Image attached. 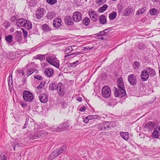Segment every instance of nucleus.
Returning a JSON list of instances; mask_svg holds the SVG:
<instances>
[{
  "label": "nucleus",
  "mask_w": 160,
  "mask_h": 160,
  "mask_svg": "<svg viewBox=\"0 0 160 160\" xmlns=\"http://www.w3.org/2000/svg\"><path fill=\"white\" fill-rule=\"evenodd\" d=\"M10 25V23L8 22H4L3 24V27H5V28L6 29H7V28Z\"/></svg>",
  "instance_id": "864d4df0"
},
{
  "label": "nucleus",
  "mask_w": 160,
  "mask_h": 160,
  "mask_svg": "<svg viewBox=\"0 0 160 160\" xmlns=\"http://www.w3.org/2000/svg\"><path fill=\"white\" fill-rule=\"evenodd\" d=\"M84 48L83 50H91L92 49H93V47H90L89 46H88V47H84Z\"/></svg>",
  "instance_id": "4d7b16f0"
},
{
  "label": "nucleus",
  "mask_w": 160,
  "mask_h": 160,
  "mask_svg": "<svg viewBox=\"0 0 160 160\" xmlns=\"http://www.w3.org/2000/svg\"><path fill=\"white\" fill-rule=\"evenodd\" d=\"M86 109V107L85 106H83L82 107V108L80 109L79 110L81 112H84L85 111Z\"/></svg>",
  "instance_id": "052dcab7"
},
{
  "label": "nucleus",
  "mask_w": 160,
  "mask_h": 160,
  "mask_svg": "<svg viewBox=\"0 0 160 160\" xmlns=\"http://www.w3.org/2000/svg\"><path fill=\"white\" fill-rule=\"evenodd\" d=\"M144 47L145 45L142 43H140L138 45V49L143 50Z\"/></svg>",
  "instance_id": "8fccbe9b"
},
{
  "label": "nucleus",
  "mask_w": 160,
  "mask_h": 160,
  "mask_svg": "<svg viewBox=\"0 0 160 160\" xmlns=\"http://www.w3.org/2000/svg\"><path fill=\"white\" fill-rule=\"evenodd\" d=\"M120 134L122 138L126 140H127L129 138V134L128 132H121Z\"/></svg>",
  "instance_id": "a878e982"
},
{
  "label": "nucleus",
  "mask_w": 160,
  "mask_h": 160,
  "mask_svg": "<svg viewBox=\"0 0 160 160\" xmlns=\"http://www.w3.org/2000/svg\"><path fill=\"white\" fill-rule=\"evenodd\" d=\"M133 12L132 9L128 8H126L124 10L123 15L124 16H128L131 14Z\"/></svg>",
  "instance_id": "b1692460"
},
{
  "label": "nucleus",
  "mask_w": 160,
  "mask_h": 160,
  "mask_svg": "<svg viewBox=\"0 0 160 160\" xmlns=\"http://www.w3.org/2000/svg\"><path fill=\"white\" fill-rule=\"evenodd\" d=\"M39 99L42 103H45L48 100V96L45 93H42L39 96Z\"/></svg>",
  "instance_id": "dca6fc26"
},
{
  "label": "nucleus",
  "mask_w": 160,
  "mask_h": 160,
  "mask_svg": "<svg viewBox=\"0 0 160 160\" xmlns=\"http://www.w3.org/2000/svg\"><path fill=\"white\" fill-rule=\"evenodd\" d=\"M77 100L79 102H81L82 101V98L80 97H77Z\"/></svg>",
  "instance_id": "338daca9"
},
{
  "label": "nucleus",
  "mask_w": 160,
  "mask_h": 160,
  "mask_svg": "<svg viewBox=\"0 0 160 160\" xmlns=\"http://www.w3.org/2000/svg\"><path fill=\"white\" fill-rule=\"evenodd\" d=\"M23 32V37L24 38H26L27 37L28 32L27 31H22Z\"/></svg>",
  "instance_id": "bf43d9fd"
},
{
  "label": "nucleus",
  "mask_w": 160,
  "mask_h": 160,
  "mask_svg": "<svg viewBox=\"0 0 160 160\" xmlns=\"http://www.w3.org/2000/svg\"><path fill=\"white\" fill-rule=\"evenodd\" d=\"M50 130L52 131L53 132H60V130L59 126H53L52 127H50L49 128Z\"/></svg>",
  "instance_id": "f704fd0d"
},
{
  "label": "nucleus",
  "mask_w": 160,
  "mask_h": 160,
  "mask_svg": "<svg viewBox=\"0 0 160 160\" xmlns=\"http://www.w3.org/2000/svg\"><path fill=\"white\" fill-rule=\"evenodd\" d=\"M0 159L1 160H6L7 158L5 155L3 154H1L0 155Z\"/></svg>",
  "instance_id": "6e6d98bb"
},
{
  "label": "nucleus",
  "mask_w": 160,
  "mask_h": 160,
  "mask_svg": "<svg viewBox=\"0 0 160 160\" xmlns=\"http://www.w3.org/2000/svg\"><path fill=\"white\" fill-rule=\"evenodd\" d=\"M145 11V9L143 8H142L138 10L136 12V14H140L143 13Z\"/></svg>",
  "instance_id": "a18cd8bd"
},
{
  "label": "nucleus",
  "mask_w": 160,
  "mask_h": 160,
  "mask_svg": "<svg viewBox=\"0 0 160 160\" xmlns=\"http://www.w3.org/2000/svg\"><path fill=\"white\" fill-rule=\"evenodd\" d=\"M22 32L19 31H17L15 33V40L19 42H21L22 41Z\"/></svg>",
  "instance_id": "f3484780"
},
{
  "label": "nucleus",
  "mask_w": 160,
  "mask_h": 160,
  "mask_svg": "<svg viewBox=\"0 0 160 160\" xmlns=\"http://www.w3.org/2000/svg\"><path fill=\"white\" fill-rule=\"evenodd\" d=\"M22 96L23 99L27 102H32L34 99V96L28 91H24L22 93Z\"/></svg>",
  "instance_id": "39448f33"
},
{
  "label": "nucleus",
  "mask_w": 160,
  "mask_h": 160,
  "mask_svg": "<svg viewBox=\"0 0 160 160\" xmlns=\"http://www.w3.org/2000/svg\"><path fill=\"white\" fill-rule=\"evenodd\" d=\"M37 126V128H35L34 129V133L30 135V138L32 139L45 137L48 134L47 132L45 130H40V126L38 125Z\"/></svg>",
  "instance_id": "f03ea898"
},
{
  "label": "nucleus",
  "mask_w": 160,
  "mask_h": 160,
  "mask_svg": "<svg viewBox=\"0 0 160 160\" xmlns=\"http://www.w3.org/2000/svg\"><path fill=\"white\" fill-rule=\"evenodd\" d=\"M12 35H8V36L5 37V39L7 42L9 43L12 42Z\"/></svg>",
  "instance_id": "a19ab883"
},
{
  "label": "nucleus",
  "mask_w": 160,
  "mask_h": 160,
  "mask_svg": "<svg viewBox=\"0 0 160 160\" xmlns=\"http://www.w3.org/2000/svg\"><path fill=\"white\" fill-rule=\"evenodd\" d=\"M73 50L72 47L71 46H70L67 47L65 48L64 53L65 54H68L70 52H72Z\"/></svg>",
  "instance_id": "e433bc0d"
},
{
  "label": "nucleus",
  "mask_w": 160,
  "mask_h": 160,
  "mask_svg": "<svg viewBox=\"0 0 160 160\" xmlns=\"http://www.w3.org/2000/svg\"><path fill=\"white\" fill-rule=\"evenodd\" d=\"M68 127L69 125L67 122L61 123L59 126L60 131L66 130Z\"/></svg>",
  "instance_id": "4be33fe9"
},
{
  "label": "nucleus",
  "mask_w": 160,
  "mask_h": 160,
  "mask_svg": "<svg viewBox=\"0 0 160 160\" xmlns=\"http://www.w3.org/2000/svg\"><path fill=\"white\" fill-rule=\"evenodd\" d=\"M58 152L57 151V149L54 150L50 154L49 158L51 159H53L55 158L56 157L58 156L59 154L58 153Z\"/></svg>",
  "instance_id": "393cba45"
},
{
  "label": "nucleus",
  "mask_w": 160,
  "mask_h": 160,
  "mask_svg": "<svg viewBox=\"0 0 160 160\" xmlns=\"http://www.w3.org/2000/svg\"><path fill=\"white\" fill-rule=\"evenodd\" d=\"M100 115H101V117L104 118H110L111 115L110 114L108 113H102V112H101V113L100 114Z\"/></svg>",
  "instance_id": "79ce46f5"
},
{
  "label": "nucleus",
  "mask_w": 160,
  "mask_h": 160,
  "mask_svg": "<svg viewBox=\"0 0 160 160\" xmlns=\"http://www.w3.org/2000/svg\"><path fill=\"white\" fill-rule=\"evenodd\" d=\"M102 96L105 98H108L111 94V89L108 86H104L102 89Z\"/></svg>",
  "instance_id": "0eeeda50"
},
{
  "label": "nucleus",
  "mask_w": 160,
  "mask_h": 160,
  "mask_svg": "<svg viewBox=\"0 0 160 160\" xmlns=\"http://www.w3.org/2000/svg\"><path fill=\"white\" fill-rule=\"evenodd\" d=\"M66 149V146L65 145H63L59 149H57V151H58V152H59L58 153L60 155L61 153L65 152Z\"/></svg>",
  "instance_id": "473e14b6"
},
{
  "label": "nucleus",
  "mask_w": 160,
  "mask_h": 160,
  "mask_svg": "<svg viewBox=\"0 0 160 160\" xmlns=\"http://www.w3.org/2000/svg\"><path fill=\"white\" fill-rule=\"evenodd\" d=\"M36 4V1L35 0H31L29 2V5L32 7L35 6Z\"/></svg>",
  "instance_id": "c03bdc74"
},
{
  "label": "nucleus",
  "mask_w": 160,
  "mask_h": 160,
  "mask_svg": "<svg viewBox=\"0 0 160 160\" xmlns=\"http://www.w3.org/2000/svg\"><path fill=\"white\" fill-rule=\"evenodd\" d=\"M81 53H82L81 52H75L74 53H72L71 54H68L67 55H66L65 56V57H67L68 56H70L71 55H79V54H80Z\"/></svg>",
  "instance_id": "603ef678"
},
{
  "label": "nucleus",
  "mask_w": 160,
  "mask_h": 160,
  "mask_svg": "<svg viewBox=\"0 0 160 160\" xmlns=\"http://www.w3.org/2000/svg\"><path fill=\"white\" fill-rule=\"evenodd\" d=\"M46 13V12L45 9L43 8H39L36 12V18L38 19H40L43 17Z\"/></svg>",
  "instance_id": "6e6552de"
},
{
  "label": "nucleus",
  "mask_w": 160,
  "mask_h": 160,
  "mask_svg": "<svg viewBox=\"0 0 160 160\" xmlns=\"http://www.w3.org/2000/svg\"><path fill=\"white\" fill-rule=\"evenodd\" d=\"M47 61L51 65L53 66L56 68H58L60 67V61L56 57L51 55L48 56L46 58Z\"/></svg>",
  "instance_id": "20e7f679"
},
{
  "label": "nucleus",
  "mask_w": 160,
  "mask_h": 160,
  "mask_svg": "<svg viewBox=\"0 0 160 160\" xmlns=\"http://www.w3.org/2000/svg\"><path fill=\"white\" fill-rule=\"evenodd\" d=\"M111 122H109L103 121L98 123L96 125L100 131L108 130L110 127Z\"/></svg>",
  "instance_id": "423d86ee"
},
{
  "label": "nucleus",
  "mask_w": 160,
  "mask_h": 160,
  "mask_svg": "<svg viewBox=\"0 0 160 160\" xmlns=\"http://www.w3.org/2000/svg\"><path fill=\"white\" fill-rule=\"evenodd\" d=\"M64 86L62 83L60 82L58 83V88H57L59 96H62L65 94V91L63 90Z\"/></svg>",
  "instance_id": "f8f14e48"
},
{
  "label": "nucleus",
  "mask_w": 160,
  "mask_h": 160,
  "mask_svg": "<svg viewBox=\"0 0 160 160\" xmlns=\"http://www.w3.org/2000/svg\"><path fill=\"white\" fill-rule=\"evenodd\" d=\"M76 65V64L75 63V62H73L72 63H70V65L69 66L71 67H75Z\"/></svg>",
  "instance_id": "0e129e2a"
},
{
  "label": "nucleus",
  "mask_w": 160,
  "mask_h": 160,
  "mask_svg": "<svg viewBox=\"0 0 160 160\" xmlns=\"http://www.w3.org/2000/svg\"><path fill=\"white\" fill-rule=\"evenodd\" d=\"M146 69H144L141 71L140 76L142 80L143 81H146L149 78V75Z\"/></svg>",
  "instance_id": "9d476101"
},
{
  "label": "nucleus",
  "mask_w": 160,
  "mask_h": 160,
  "mask_svg": "<svg viewBox=\"0 0 160 160\" xmlns=\"http://www.w3.org/2000/svg\"><path fill=\"white\" fill-rule=\"evenodd\" d=\"M55 13L54 12H50L48 13L47 15V17L48 19H51L55 17Z\"/></svg>",
  "instance_id": "c756f323"
},
{
  "label": "nucleus",
  "mask_w": 160,
  "mask_h": 160,
  "mask_svg": "<svg viewBox=\"0 0 160 160\" xmlns=\"http://www.w3.org/2000/svg\"><path fill=\"white\" fill-rule=\"evenodd\" d=\"M37 55V59L40 60L42 61L44 60L45 59L44 55Z\"/></svg>",
  "instance_id": "09e8293b"
},
{
  "label": "nucleus",
  "mask_w": 160,
  "mask_h": 160,
  "mask_svg": "<svg viewBox=\"0 0 160 160\" xmlns=\"http://www.w3.org/2000/svg\"><path fill=\"white\" fill-rule=\"evenodd\" d=\"M99 21L102 24H104L106 22L107 20L106 16L104 15H101L99 18Z\"/></svg>",
  "instance_id": "bb28decb"
},
{
  "label": "nucleus",
  "mask_w": 160,
  "mask_h": 160,
  "mask_svg": "<svg viewBox=\"0 0 160 160\" xmlns=\"http://www.w3.org/2000/svg\"><path fill=\"white\" fill-rule=\"evenodd\" d=\"M89 15L91 18L94 21H96L98 20L97 15L96 14L94 11L92 10H90L88 12Z\"/></svg>",
  "instance_id": "6ab92c4d"
},
{
  "label": "nucleus",
  "mask_w": 160,
  "mask_h": 160,
  "mask_svg": "<svg viewBox=\"0 0 160 160\" xmlns=\"http://www.w3.org/2000/svg\"><path fill=\"white\" fill-rule=\"evenodd\" d=\"M48 3L51 5H53L57 2V0H47Z\"/></svg>",
  "instance_id": "de8ad7c7"
},
{
  "label": "nucleus",
  "mask_w": 160,
  "mask_h": 160,
  "mask_svg": "<svg viewBox=\"0 0 160 160\" xmlns=\"http://www.w3.org/2000/svg\"><path fill=\"white\" fill-rule=\"evenodd\" d=\"M90 20L89 18H85L82 21L83 23L86 26L88 25L90 23Z\"/></svg>",
  "instance_id": "58836bf2"
},
{
  "label": "nucleus",
  "mask_w": 160,
  "mask_h": 160,
  "mask_svg": "<svg viewBox=\"0 0 160 160\" xmlns=\"http://www.w3.org/2000/svg\"><path fill=\"white\" fill-rule=\"evenodd\" d=\"M108 7L107 4H104L98 9V12L100 13L103 12Z\"/></svg>",
  "instance_id": "72a5a7b5"
},
{
  "label": "nucleus",
  "mask_w": 160,
  "mask_h": 160,
  "mask_svg": "<svg viewBox=\"0 0 160 160\" xmlns=\"http://www.w3.org/2000/svg\"><path fill=\"white\" fill-rule=\"evenodd\" d=\"M146 69L147 70V72L150 77H153L155 75L156 72L153 69L149 67H146Z\"/></svg>",
  "instance_id": "412c9836"
},
{
  "label": "nucleus",
  "mask_w": 160,
  "mask_h": 160,
  "mask_svg": "<svg viewBox=\"0 0 160 160\" xmlns=\"http://www.w3.org/2000/svg\"><path fill=\"white\" fill-rule=\"evenodd\" d=\"M28 123H27L26 120L25 123L24 124V125L23 127L22 128V129H24V128H26L27 127V126L28 125Z\"/></svg>",
  "instance_id": "69168bd1"
},
{
  "label": "nucleus",
  "mask_w": 160,
  "mask_h": 160,
  "mask_svg": "<svg viewBox=\"0 0 160 160\" xmlns=\"http://www.w3.org/2000/svg\"><path fill=\"white\" fill-rule=\"evenodd\" d=\"M62 20L61 18H55L53 21V24L54 27L58 28L61 25Z\"/></svg>",
  "instance_id": "aec40b11"
},
{
  "label": "nucleus",
  "mask_w": 160,
  "mask_h": 160,
  "mask_svg": "<svg viewBox=\"0 0 160 160\" xmlns=\"http://www.w3.org/2000/svg\"><path fill=\"white\" fill-rule=\"evenodd\" d=\"M11 147V148H13V149L15 150V146H14V145H12L10 146Z\"/></svg>",
  "instance_id": "774afa93"
},
{
  "label": "nucleus",
  "mask_w": 160,
  "mask_h": 160,
  "mask_svg": "<svg viewBox=\"0 0 160 160\" xmlns=\"http://www.w3.org/2000/svg\"><path fill=\"white\" fill-rule=\"evenodd\" d=\"M74 21L73 19H72L71 17L70 16L67 17L65 18V23L69 25H72Z\"/></svg>",
  "instance_id": "5701e85b"
},
{
  "label": "nucleus",
  "mask_w": 160,
  "mask_h": 160,
  "mask_svg": "<svg viewBox=\"0 0 160 160\" xmlns=\"http://www.w3.org/2000/svg\"><path fill=\"white\" fill-rule=\"evenodd\" d=\"M26 122L28 123V127L29 128H31L32 127H33L34 126H35V122L31 118L27 116L26 117Z\"/></svg>",
  "instance_id": "a211bd4d"
},
{
  "label": "nucleus",
  "mask_w": 160,
  "mask_h": 160,
  "mask_svg": "<svg viewBox=\"0 0 160 160\" xmlns=\"http://www.w3.org/2000/svg\"><path fill=\"white\" fill-rule=\"evenodd\" d=\"M20 104L22 107H25L27 105V104L22 102H21Z\"/></svg>",
  "instance_id": "680f3d73"
},
{
  "label": "nucleus",
  "mask_w": 160,
  "mask_h": 160,
  "mask_svg": "<svg viewBox=\"0 0 160 160\" xmlns=\"http://www.w3.org/2000/svg\"><path fill=\"white\" fill-rule=\"evenodd\" d=\"M159 136H160V134L158 130L156 129H154L152 134V136L155 138H158Z\"/></svg>",
  "instance_id": "cd10ccee"
},
{
  "label": "nucleus",
  "mask_w": 160,
  "mask_h": 160,
  "mask_svg": "<svg viewBox=\"0 0 160 160\" xmlns=\"http://www.w3.org/2000/svg\"><path fill=\"white\" fill-rule=\"evenodd\" d=\"M7 57L11 59H13L15 58V56L13 55V53L12 52H10L8 54Z\"/></svg>",
  "instance_id": "37998d69"
},
{
  "label": "nucleus",
  "mask_w": 160,
  "mask_h": 160,
  "mask_svg": "<svg viewBox=\"0 0 160 160\" xmlns=\"http://www.w3.org/2000/svg\"><path fill=\"white\" fill-rule=\"evenodd\" d=\"M58 84L57 85L55 83H50L49 86V88L51 90H56L58 88Z\"/></svg>",
  "instance_id": "c85d7f7f"
},
{
  "label": "nucleus",
  "mask_w": 160,
  "mask_h": 160,
  "mask_svg": "<svg viewBox=\"0 0 160 160\" xmlns=\"http://www.w3.org/2000/svg\"><path fill=\"white\" fill-rule=\"evenodd\" d=\"M99 117H100V116L98 115H88L87 116V118H88L89 119H90V120L92 119H97Z\"/></svg>",
  "instance_id": "4c0bfd02"
},
{
  "label": "nucleus",
  "mask_w": 160,
  "mask_h": 160,
  "mask_svg": "<svg viewBox=\"0 0 160 160\" xmlns=\"http://www.w3.org/2000/svg\"><path fill=\"white\" fill-rule=\"evenodd\" d=\"M117 15L116 12H113L109 14L108 17L110 20H113L116 18Z\"/></svg>",
  "instance_id": "2f4dec72"
},
{
  "label": "nucleus",
  "mask_w": 160,
  "mask_h": 160,
  "mask_svg": "<svg viewBox=\"0 0 160 160\" xmlns=\"http://www.w3.org/2000/svg\"><path fill=\"white\" fill-rule=\"evenodd\" d=\"M128 81L130 84L132 86L135 85L137 83V80L135 75L132 74L128 76Z\"/></svg>",
  "instance_id": "1a4fd4ad"
},
{
  "label": "nucleus",
  "mask_w": 160,
  "mask_h": 160,
  "mask_svg": "<svg viewBox=\"0 0 160 160\" xmlns=\"http://www.w3.org/2000/svg\"><path fill=\"white\" fill-rule=\"evenodd\" d=\"M89 120H90L89 119V118H88L87 117L83 121L85 123H87Z\"/></svg>",
  "instance_id": "e2e57ef3"
},
{
  "label": "nucleus",
  "mask_w": 160,
  "mask_h": 160,
  "mask_svg": "<svg viewBox=\"0 0 160 160\" xmlns=\"http://www.w3.org/2000/svg\"><path fill=\"white\" fill-rule=\"evenodd\" d=\"M106 0H96V3L99 5H101L104 3Z\"/></svg>",
  "instance_id": "49530a36"
},
{
  "label": "nucleus",
  "mask_w": 160,
  "mask_h": 160,
  "mask_svg": "<svg viewBox=\"0 0 160 160\" xmlns=\"http://www.w3.org/2000/svg\"><path fill=\"white\" fill-rule=\"evenodd\" d=\"M53 72V70L51 68H46L44 71V74L48 78H51L52 77Z\"/></svg>",
  "instance_id": "ddd939ff"
},
{
  "label": "nucleus",
  "mask_w": 160,
  "mask_h": 160,
  "mask_svg": "<svg viewBox=\"0 0 160 160\" xmlns=\"http://www.w3.org/2000/svg\"><path fill=\"white\" fill-rule=\"evenodd\" d=\"M155 125V123L153 122H149L147 123L144 128L148 131H151L154 128Z\"/></svg>",
  "instance_id": "2eb2a0df"
},
{
  "label": "nucleus",
  "mask_w": 160,
  "mask_h": 160,
  "mask_svg": "<svg viewBox=\"0 0 160 160\" xmlns=\"http://www.w3.org/2000/svg\"><path fill=\"white\" fill-rule=\"evenodd\" d=\"M73 21L76 22L80 21L82 18L81 13L78 11L75 12L73 14Z\"/></svg>",
  "instance_id": "9b49d317"
},
{
  "label": "nucleus",
  "mask_w": 160,
  "mask_h": 160,
  "mask_svg": "<svg viewBox=\"0 0 160 160\" xmlns=\"http://www.w3.org/2000/svg\"><path fill=\"white\" fill-rule=\"evenodd\" d=\"M118 89L116 88L114 93L116 97L122 98L126 95L125 86L122 78H119L118 80Z\"/></svg>",
  "instance_id": "f257e3e1"
},
{
  "label": "nucleus",
  "mask_w": 160,
  "mask_h": 160,
  "mask_svg": "<svg viewBox=\"0 0 160 160\" xmlns=\"http://www.w3.org/2000/svg\"><path fill=\"white\" fill-rule=\"evenodd\" d=\"M35 70L36 69L34 68H31L28 69L27 70V77H28L32 74V73L35 71Z\"/></svg>",
  "instance_id": "c9c22d12"
},
{
  "label": "nucleus",
  "mask_w": 160,
  "mask_h": 160,
  "mask_svg": "<svg viewBox=\"0 0 160 160\" xmlns=\"http://www.w3.org/2000/svg\"><path fill=\"white\" fill-rule=\"evenodd\" d=\"M105 31H102L98 33L95 34L96 35H97L99 36H101V37L99 38L102 40H107L106 37L108 35V32H105Z\"/></svg>",
  "instance_id": "4468645a"
},
{
  "label": "nucleus",
  "mask_w": 160,
  "mask_h": 160,
  "mask_svg": "<svg viewBox=\"0 0 160 160\" xmlns=\"http://www.w3.org/2000/svg\"><path fill=\"white\" fill-rule=\"evenodd\" d=\"M34 78L37 79L39 80H41L42 79V76L37 75L34 77Z\"/></svg>",
  "instance_id": "13d9d810"
},
{
  "label": "nucleus",
  "mask_w": 160,
  "mask_h": 160,
  "mask_svg": "<svg viewBox=\"0 0 160 160\" xmlns=\"http://www.w3.org/2000/svg\"><path fill=\"white\" fill-rule=\"evenodd\" d=\"M159 11L156 8H152L150 10V14L151 15H155L158 14Z\"/></svg>",
  "instance_id": "7c9ffc66"
},
{
  "label": "nucleus",
  "mask_w": 160,
  "mask_h": 160,
  "mask_svg": "<svg viewBox=\"0 0 160 160\" xmlns=\"http://www.w3.org/2000/svg\"><path fill=\"white\" fill-rule=\"evenodd\" d=\"M42 30H48L49 29L48 26L47 24H43L42 27Z\"/></svg>",
  "instance_id": "5fc2aeb1"
},
{
  "label": "nucleus",
  "mask_w": 160,
  "mask_h": 160,
  "mask_svg": "<svg viewBox=\"0 0 160 160\" xmlns=\"http://www.w3.org/2000/svg\"><path fill=\"white\" fill-rule=\"evenodd\" d=\"M45 85V82H41L39 85L36 88L38 90H39L42 89L44 87Z\"/></svg>",
  "instance_id": "ea45409f"
},
{
  "label": "nucleus",
  "mask_w": 160,
  "mask_h": 160,
  "mask_svg": "<svg viewBox=\"0 0 160 160\" xmlns=\"http://www.w3.org/2000/svg\"><path fill=\"white\" fill-rule=\"evenodd\" d=\"M16 24L17 26L23 27L28 30L31 29L32 27L31 22L27 20L25 18H22L17 20Z\"/></svg>",
  "instance_id": "7ed1b4c3"
},
{
  "label": "nucleus",
  "mask_w": 160,
  "mask_h": 160,
  "mask_svg": "<svg viewBox=\"0 0 160 160\" xmlns=\"http://www.w3.org/2000/svg\"><path fill=\"white\" fill-rule=\"evenodd\" d=\"M134 65H135L134 69H138L140 66V63L137 61L134 62Z\"/></svg>",
  "instance_id": "3c124183"
}]
</instances>
